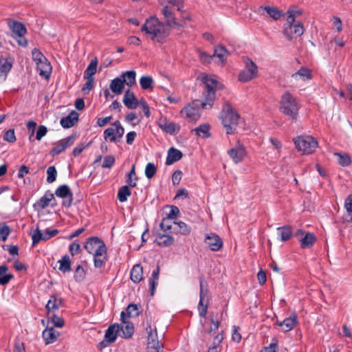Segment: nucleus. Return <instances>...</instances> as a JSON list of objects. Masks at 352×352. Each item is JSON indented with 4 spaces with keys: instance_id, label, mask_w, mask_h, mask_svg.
<instances>
[{
    "instance_id": "f257e3e1",
    "label": "nucleus",
    "mask_w": 352,
    "mask_h": 352,
    "mask_svg": "<svg viewBox=\"0 0 352 352\" xmlns=\"http://www.w3.org/2000/svg\"><path fill=\"white\" fill-rule=\"evenodd\" d=\"M161 6H163L162 14L166 19L167 25L173 28H182L185 26V23L177 22L176 18L174 16L169 4L173 7H177V10L181 12V16L184 21H190V16L188 13L182 10L183 6L182 0H159Z\"/></svg>"
},
{
    "instance_id": "f03ea898",
    "label": "nucleus",
    "mask_w": 352,
    "mask_h": 352,
    "mask_svg": "<svg viewBox=\"0 0 352 352\" xmlns=\"http://www.w3.org/2000/svg\"><path fill=\"white\" fill-rule=\"evenodd\" d=\"M141 30L145 32L153 41L157 43H163L169 34V30L164 23L154 16L146 19Z\"/></svg>"
},
{
    "instance_id": "7ed1b4c3",
    "label": "nucleus",
    "mask_w": 352,
    "mask_h": 352,
    "mask_svg": "<svg viewBox=\"0 0 352 352\" xmlns=\"http://www.w3.org/2000/svg\"><path fill=\"white\" fill-rule=\"evenodd\" d=\"M220 118L227 134L236 133L239 124L242 122L239 113L230 104H224Z\"/></svg>"
},
{
    "instance_id": "20e7f679",
    "label": "nucleus",
    "mask_w": 352,
    "mask_h": 352,
    "mask_svg": "<svg viewBox=\"0 0 352 352\" xmlns=\"http://www.w3.org/2000/svg\"><path fill=\"white\" fill-rule=\"evenodd\" d=\"M85 248L89 254L94 255L95 267H101L107 256L104 243L98 237H91L85 243Z\"/></svg>"
},
{
    "instance_id": "39448f33",
    "label": "nucleus",
    "mask_w": 352,
    "mask_h": 352,
    "mask_svg": "<svg viewBox=\"0 0 352 352\" xmlns=\"http://www.w3.org/2000/svg\"><path fill=\"white\" fill-rule=\"evenodd\" d=\"M300 105L296 99L289 92L283 93L280 100V111L283 114L289 116L292 122H296L298 118Z\"/></svg>"
},
{
    "instance_id": "423d86ee",
    "label": "nucleus",
    "mask_w": 352,
    "mask_h": 352,
    "mask_svg": "<svg viewBox=\"0 0 352 352\" xmlns=\"http://www.w3.org/2000/svg\"><path fill=\"white\" fill-rule=\"evenodd\" d=\"M203 82L204 85V90L203 92V96L204 100L201 102V106L203 109H207L212 107L213 101L215 98V91L214 87L217 83V80L205 76L203 78Z\"/></svg>"
},
{
    "instance_id": "0eeeda50",
    "label": "nucleus",
    "mask_w": 352,
    "mask_h": 352,
    "mask_svg": "<svg viewBox=\"0 0 352 352\" xmlns=\"http://www.w3.org/2000/svg\"><path fill=\"white\" fill-rule=\"evenodd\" d=\"M297 150L303 154H311L318 146V141L310 135L298 136L294 139Z\"/></svg>"
},
{
    "instance_id": "6e6552de",
    "label": "nucleus",
    "mask_w": 352,
    "mask_h": 352,
    "mask_svg": "<svg viewBox=\"0 0 352 352\" xmlns=\"http://www.w3.org/2000/svg\"><path fill=\"white\" fill-rule=\"evenodd\" d=\"M199 301L197 309L199 316L205 318L208 312L210 297L208 284L204 276L199 278Z\"/></svg>"
},
{
    "instance_id": "1a4fd4ad",
    "label": "nucleus",
    "mask_w": 352,
    "mask_h": 352,
    "mask_svg": "<svg viewBox=\"0 0 352 352\" xmlns=\"http://www.w3.org/2000/svg\"><path fill=\"white\" fill-rule=\"evenodd\" d=\"M8 25L13 33V37L16 39L18 44L22 47L28 45V41L23 36L27 32L25 25L21 22L8 19Z\"/></svg>"
},
{
    "instance_id": "9d476101",
    "label": "nucleus",
    "mask_w": 352,
    "mask_h": 352,
    "mask_svg": "<svg viewBox=\"0 0 352 352\" xmlns=\"http://www.w3.org/2000/svg\"><path fill=\"white\" fill-rule=\"evenodd\" d=\"M304 32L305 28L302 23L298 21H287L283 30V34L289 41L300 37Z\"/></svg>"
},
{
    "instance_id": "9b49d317",
    "label": "nucleus",
    "mask_w": 352,
    "mask_h": 352,
    "mask_svg": "<svg viewBox=\"0 0 352 352\" xmlns=\"http://www.w3.org/2000/svg\"><path fill=\"white\" fill-rule=\"evenodd\" d=\"M258 75L257 65L250 58H246L245 61V67L239 73L238 79L243 82H249L256 78Z\"/></svg>"
},
{
    "instance_id": "f8f14e48",
    "label": "nucleus",
    "mask_w": 352,
    "mask_h": 352,
    "mask_svg": "<svg viewBox=\"0 0 352 352\" xmlns=\"http://www.w3.org/2000/svg\"><path fill=\"white\" fill-rule=\"evenodd\" d=\"M124 133V130L120 122L116 121L104 131V138L106 140H109L111 142H116L123 136Z\"/></svg>"
},
{
    "instance_id": "ddd939ff",
    "label": "nucleus",
    "mask_w": 352,
    "mask_h": 352,
    "mask_svg": "<svg viewBox=\"0 0 352 352\" xmlns=\"http://www.w3.org/2000/svg\"><path fill=\"white\" fill-rule=\"evenodd\" d=\"M228 154L235 164H239L246 156L247 151L241 142L238 140L236 144L228 151Z\"/></svg>"
},
{
    "instance_id": "4468645a",
    "label": "nucleus",
    "mask_w": 352,
    "mask_h": 352,
    "mask_svg": "<svg viewBox=\"0 0 352 352\" xmlns=\"http://www.w3.org/2000/svg\"><path fill=\"white\" fill-rule=\"evenodd\" d=\"M76 138V135L73 134L54 143V146L50 151V154L56 155L61 153L74 143Z\"/></svg>"
},
{
    "instance_id": "2eb2a0df",
    "label": "nucleus",
    "mask_w": 352,
    "mask_h": 352,
    "mask_svg": "<svg viewBox=\"0 0 352 352\" xmlns=\"http://www.w3.org/2000/svg\"><path fill=\"white\" fill-rule=\"evenodd\" d=\"M120 320L122 324L120 325V336L125 338H131L134 333V327L132 322H131L129 319H127L126 314L124 311H122L120 314Z\"/></svg>"
},
{
    "instance_id": "dca6fc26",
    "label": "nucleus",
    "mask_w": 352,
    "mask_h": 352,
    "mask_svg": "<svg viewBox=\"0 0 352 352\" xmlns=\"http://www.w3.org/2000/svg\"><path fill=\"white\" fill-rule=\"evenodd\" d=\"M120 325L119 324H113L110 325L106 331L104 339L100 342L102 347H106L108 344L113 343L120 333Z\"/></svg>"
},
{
    "instance_id": "f3484780",
    "label": "nucleus",
    "mask_w": 352,
    "mask_h": 352,
    "mask_svg": "<svg viewBox=\"0 0 352 352\" xmlns=\"http://www.w3.org/2000/svg\"><path fill=\"white\" fill-rule=\"evenodd\" d=\"M180 113L189 122H194L200 117L198 104L195 103L186 106Z\"/></svg>"
},
{
    "instance_id": "a211bd4d",
    "label": "nucleus",
    "mask_w": 352,
    "mask_h": 352,
    "mask_svg": "<svg viewBox=\"0 0 352 352\" xmlns=\"http://www.w3.org/2000/svg\"><path fill=\"white\" fill-rule=\"evenodd\" d=\"M55 195L60 198H66L63 201V205L67 208H69L73 201V194L70 190L69 188L67 185H61L56 190Z\"/></svg>"
},
{
    "instance_id": "6ab92c4d",
    "label": "nucleus",
    "mask_w": 352,
    "mask_h": 352,
    "mask_svg": "<svg viewBox=\"0 0 352 352\" xmlns=\"http://www.w3.org/2000/svg\"><path fill=\"white\" fill-rule=\"evenodd\" d=\"M205 242L212 251H218L223 246L221 239L218 235L212 233L206 236Z\"/></svg>"
},
{
    "instance_id": "aec40b11",
    "label": "nucleus",
    "mask_w": 352,
    "mask_h": 352,
    "mask_svg": "<svg viewBox=\"0 0 352 352\" xmlns=\"http://www.w3.org/2000/svg\"><path fill=\"white\" fill-rule=\"evenodd\" d=\"M298 318L296 314H292L289 317L283 321H277L276 324L283 327L285 332L291 331L297 324Z\"/></svg>"
},
{
    "instance_id": "412c9836",
    "label": "nucleus",
    "mask_w": 352,
    "mask_h": 352,
    "mask_svg": "<svg viewBox=\"0 0 352 352\" xmlns=\"http://www.w3.org/2000/svg\"><path fill=\"white\" fill-rule=\"evenodd\" d=\"M159 126L163 131L170 134H176L180 129L178 124L166 120H161Z\"/></svg>"
},
{
    "instance_id": "4be33fe9",
    "label": "nucleus",
    "mask_w": 352,
    "mask_h": 352,
    "mask_svg": "<svg viewBox=\"0 0 352 352\" xmlns=\"http://www.w3.org/2000/svg\"><path fill=\"white\" fill-rule=\"evenodd\" d=\"M60 336V333L53 327H47L43 331V338L46 344L54 343Z\"/></svg>"
},
{
    "instance_id": "5701e85b",
    "label": "nucleus",
    "mask_w": 352,
    "mask_h": 352,
    "mask_svg": "<svg viewBox=\"0 0 352 352\" xmlns=\"http://www.w3.org/2000/svg\"><path fill=\"white\" fill-rule=\"evenodd\" d=\"M123 102L127 108L134 109L137 108L140 102H138L134 94L128 89L124 93Z\"/></svg>"
},
{
    "instance_id": "b1692460",
    "label": "nucleus",
    "mask_w": 352,
    "mask_h": 352,
    "mask_svg": "<svg viewBox=\"0 0 352 352\" xmlns=\"http://www.w3.org/2000/svg\"><path fill=\"white\" fill-rule=\"evenodd\" d=\"M36 64V68L38 72H39V75L47 79L52 72V66L50 63L45 59V60H41V62H38Z\"/></svg>"
},
{
    "instance_id": "393cba45",
    "label": "nucleus",
    "mask_w": 352,
    "mask_h": 352,
    "mask_svg": "<svg viewBox=\"0 0 352 352\" xmlns=\"http://www.w3.org/2000/svg\"><path fill=\"white\" fill-rule=\"evenodd\" d=\"M78 113L72 111L67 116L60 120V124L63 128H70L78 121Z\"/></svg>"
},
{
    "instance_id": "a878e982",
    "label": "nucleus",
    "mask_w": 352,
    "mask_h": 352,
    "mask_svg": "<svg viewBox=\"0 0 352 352\" xmlns=\"http://www.w3.org/2000/svg\"><path fill=\"white\" fill-rule=\"evenodd\" d=\"M54 198V195L51 192H46L43 197L38 200L34 204V208L36 210L45 209L47 208L50 202Z\"/></svg>"
},
{
    "instance_id": "bb28decb",
    "label": "nucleus",
    "mask_w": 352,
    "mask_h": 352,
    "mask_svg": "<svg viewBox=\"0 0 352 352\" xmlns=\"http://www.w3.org/2000/svg\"><path fill=\"white\" fill-rule=\"evenodd\" d=\"M109 89L116 95H120L124 89V82H122V79L120 77L113 79L110 82Z\"/></svg>"
},
{
    "instance_id": "cd10ccee",
    "label": "nucleus",
    "mask_w": 352,
    "mask_h": 352,
    "mask_svg": "<svg viewBox=\"0 0 352 352\" xmlns=\"http://www.w3.org/2000/svg\"><path fill=\"white\" fill-rule=\"evenodd\" d=\"M183 156L182 153L175 148H170L168 151V156L166 157V164L170 165L174 162L179 160Z\"/></svg>"
},
{
    "instance_id": "c85d7f7f",
    "label": "nucleus",
    "mask_w": 352,
    "mask_h": 352,
    "mask_svg": "<svg viewBox=\"0 0 352 352\" xmlns=\"http://www.w3.org/2000/svg\"><path fill=\"white\" fill-rule=\"evenodd\" d=\"M228 54L229 53L225 47L219 46L215 49L212 57V58H218V63L223 64L228 56Z\"/></svg>"
},
{
    "instance_id": "c756f323",
    "label": "nucleus",
    "mask_w": 352,
    "mask_h": 352,
    "mask_svg": "<svg viewBox=\"0 0 352 352\" xmlns=\"http://www.w3.org/2000/svg\"><path fill=\"white\" fill-rule=\"evenodd\" d=\"M124 82V85L133 87L136 84V73L135 71H127L123 72L120 77Z\"/></svg>"
},
{
    "instance_id": "7c9ffc66",
    "label": "nucleus",
    "mask_w": 352,
    "mask_h": 352,
    "mask_svg": "<svg viewBox=\"0 0 352 352\" xmlns=\"http://www.w3.org/2000/svg\"><path fill=\"white\" fill-rule=\"evenodd\" d=\"M259 12L265 10L270 17H272L274 20H278L283 15L282 12L276 7H271L269 6H260L258 8Z\"/></svg>"
},
{
    "instance_id": "2f4dec72",
    "label": "nucleus",
    "mask_w": 352,
    "mask_h": 352,
    "mask_svg": "<svg viewBox=\"0 0 352 352\" xmlns=\"http://www.w3.org/2000/svg\"><path fill=\"white\" fill-rule=\"evenodd\" d=\"M300 247L303 249L311 248L316 241V237L313 233L307 232L299 239Z\"/></svg>"
},
{
    "instance_id": "473e14b6",
    "label": "nucleus",
    "mask_w": 352,
    "mask_h": 352,
    "mask_svg": "<svg viewBox=\"0 0 352 352\" xmlns=\"http://www.w3.org/2000/svg\"><path fill=\"white\" fill-rule=\"evenodd\" d=\"M148 330V345L149 346H157V345H162L163 344L161 343L158 340V336L156 329H152L151 326H148L147 328Z\"/></svg>"
},
{
    "instance_id": "72a5a7b5",
    "label": "nucleus",
    "mask_w": 352,
    "mask_h": 352,
    "mask_svg": "<svg viewBox=\"0 0 352 352\" xmlns=\"http://www.w3.org/2000/svg\"><path fill=\"white\" fill-rule=\"evenodd\" d=\"M143 278V267L138 264L133 266L131 272V279L133 282L138 283Z\"/></svg>"
},
{
    "instance_id": "f704fd0d",
    "label": "nucleus",
    "mask_w": 352,
    "mask_h": 352,
    "mask_svg": "<svg viewBox=\"0 0 352 352\" xmlns=\"http://www.w3.org/2000/svg\"><path fill=\"white\" fill-rule=\"evenodd\" d=\"M210 325L208 327H206L204 333H207L212 336L215 333L219 327V321L215 318L214 314L213 313L210 314Z\"/></svg>"
},
{
    "instance_id": "c9c22d12",
    "label": "nucleus",
    "mask_w": 352,
    "mask_h": 352,
    "mask_svg": "<svg viewBox=\"0 0 352 352\" xmlns=\"http://www.w3.org/2000/svg\"><path fill=\"white\" fill-rule=\"evenodd\" d=\"M98 66V59L97 58H93L84 74V78H91L94 79V75L96 73Z\"/></svg>"
},
{
    "instance_id": "e433bc0d",
    "label": "nucleus",
    "mask_w": 352,
    "mask_h": 352,
    "mask_svg": "<svg viewBox=\"0 0 352 352\" xmlns=\"http://www.w3.org/2000/svg\"><path fill=\"white\" fill-rule=\"evenodd\" d=\"M292 77L296 80H302L305 81L311 79V71L307 68L301 67L297 72L293 74Z\"/></svg>"
},
{
    "instance_id": "4c0bfd02",
    "label": "nucleus",
    "mask_w": 352,
    "mask_h": 352,
    "mask_svg": "<svg viewBox=\"0 0 352 352\" xmlns=\"http://www.w3.org/2000/svg\"><path fill=\"white\" fill-rule=\"evenodd\" d=\"M155 242L159 246L161 247H168L171 245L174 242L173 236L167 234H160L155 239Z\"/></svg>"
},
{
    "instance_id": "58836bf2",
    "label": "nucleus",
    "mask_w": 352,
    "mask_h": 352,
    "mask_svg": "<svg viewBox=\"0 0 352 352\" xmlns=\"http://www.w3.org/2000/svg\"><path fill=\"white\" fill-rule=\"evenodd\" d=\"M8 270V267L6 265L0 266V285H5L9 283V281L13 278V275L11 274H6Z\"/></svg>"
},
{
    "instance_id": "ea45409f",
    "label": "nucleus",
    "mask_w": 352,
    "mask_h": 352,
    "mask_svg": "<svg viewBox=\"0 0 352 352\" xmlns=\"http://www.w3.org/2000/svg\"><path fill=\"white\" fill-rule=\"evenodd\" d=\"M277 232L282 241H287L292 235V228L289 226L278 228Z\"/></svg>"
},
{
    "instance_id": "a19ab883",
    "label": "nucleus",
    "mask_w": 352,
    "mask_h": 352,
    "mask_svg": "<svg viewBox=\"0 0 352 352\" xmlns=\"http://www.w3.org/2000/svg\"><path fill=\"white\" fill-rule=\"evenodd\" d=\"M62 304V300L58 299L55 296H52L46 305L48 312L57 310Z\"/></svg>"
},
{
    "instance_id": "79ce46f5",
    "label": "nucleus",
    "mask_w": 352,
    "mask_h": 352,
    "mask_svg": "<svg viewBox=\"0 0 352 352\" xmlns=\"http://www.w3.org/2000/svg\"><path fill=\"white\" fill-rule=\"evenodd\" d=\"M344 208L346 212L345 221L352 223V195H349L346 199Z\"/></svg>"
},
{
    "instance_id": "37998d69",
    "label": "nucleus",
    "mask_w": 352,
    "mask_h": 352,
    "mask_svg": "<svg viewBox=\"0 0 352 352\" xmlns=\"http://www.w3.org/2000/svg\"><path fill=\"white\" fill-rule=\"evenodd\" d=\"M159 274H160V267L157 266V268L153 272L151 278L149 280L150 291H151V294L152 296L154 294L155 286L157 285V281L159 279Z\"/></svg>"
},
{
    "instance_id": "c03bdc74",
    "label": "nucleus",
    "mask_w": 352,
    "mask_h": 352,
    "mask_svg": "<svg viewBox=\"0 0 352 352\" xmlns=\"http://www.w3.org/2000/svg\"><path fill=\"white\" fill-rule=\"evenodd\" d=\"M286 21H294L296 18L302 14V10L296 7L290 8L287 12Z\"/></svg>"
},
{
    "instance_id": "a18cd8bd",
    "label": "nucleus",
    "mask_w": 352,
    "mask_h": 352,
    "mask_svg": "<svg viewBox=\"0 0 352 352\" xmlns=\"http://www.w3.org/2000/svg\"><path fill=\"white\" fill-rule=\"evenodd\" d=\"M210 126L208 124H202L197 128L192 129V132H195L198 136H202L203 138H208L210 134L209 133Z\"/></svg>"
},
{
    "instance_id": "49530a36",
    "label": "nucleus",
    "mask_w": 352,
    "mask_h": 352,
    "mask_svg": "<svg viewBox=\"0 0 352 352\" xmlns=\"http://www.w3.org/2000/svg\"><path fill=\"white\" fill-rule=\"evenodd\" d=\"M59 270L65 273L71 270V262L68 255H65L59 261Z\"/></svg>"
},
{
    "instance_id": "de8ad7c7",
    "label": "nucleus",
    "mask_w": 352,
    "mask_h": 352,
    "mask_svg": "<svg viewBox=\"0 0 352 352\" xmlns=\"http://www.w3.org/2000/svg\"><path fill=\"white\" fill-rule=\"evenodd\" d=\"M153 79L150 76H143L140 79V84L142 89H149L153 87Z\"/></svg>"
},
{
    "instance_id": "09e8293b",
    "label": "nucleus",
    "mask_w": 352,
    "mask_h": 352,
    "mask_svg": "<svg viewBox=\"0 0 352 352\" xmlns=\"http://www.w3.org/2000/svg\"><path fill=\"white\" fill-rule=\"evenodd\" d=\"M12 64L7 59L0 60V76H6L8 73L10 71Z\"/></svg>"
},
{
    "instance_id": "8fccbe9b",
    "label": "nucleus",
    "mask_w": 352,
    "mask_h": 352,
    "mask_svg": "<svg viewBox=\"0 0 352 352\" xmlns=\"http://www.w3.org/2000/svg\"><path fill=\"white\" fill-rule=\"evenodd\" d=\"M334 155L337 157L338 162L342 166H347L351 163V158L347 154L336 153Z\"/></svg>"
},
{
    "instance_id": "3c124183",
    "label": "nucleus",
    "mask_w": 352,
    "mask_h": 352,
    "mask_svg": "<svg viewBox=\"0 0 352 352\" xmlns=\"http://www.w3.org/2000/svg\"><path fill=\"white\" fill-rule=\"evenodd\" d=\"M127 319L130 318H135L139 316L138 305L135 304H130L124 311Z\"/></svg>"
},
{
    "instance_id": "603ef678",
    "label": "nucleus",
    "mask_w": 352,
    "mask_h": 352,
    "mask_svg": "<svg viewBox=\"0 0 352 352\" xmlns=\"http://www.w3.org/2000/svg\"><path fill=\"white\" fill-rule=\"evenodd\" d=\"M131 195V191L128 186H122L118 191V198L120 202H124L127 197Z\"/></svg>"
},
{
    "instance_id": "864d4df0",
    "label": "nucleus",
    "mask_w": 352,
    "mask_h": 352,
    "mask_svg": "<svg viewBox=\"0 0 352 352\" xmlns=\"http://www.w3.org/2000/svg\"><path fill=\"white\" fill-rule=\"evenodd\" d=\"M32 239V244L33 245H35L38 243H39L41 241H43V233L41 232V230L38 227H37L34 232L31 234Z\"/></svg>"
},
{
    "instance_id": "5fc2aeb1",
    "label": "nucleus",
    "mask_w": 352,
    "mask_h": 352,
    "mask_svg": "<svg viewBox=\"0 0 352 352\" xmlns=\"http://www.w3.org/2000/svg\"><path fill=\"white\" fill-rule=\"evenodd\" d=\"M173 223L179 228L178 230H176L182 234H188L190 232V228L184 222L182 221H174Z\"/></svg>"
},
{
    "instance_id": "6e6d98bb",
    "label": "nucleus",
    "mask_w": 352,
    "mask_h": 352,
    "mask_svg": "<svg viewBox=\"0 0 352 352\" xmlns=\"http://www.w3.org/2000/svg\"><path fill=\"white\" fill-rule=\"evenodd\" d=\"M47 182L48 183L51 184L56 180L57 172L54 166H50L47 169Z\"/></svg>"
},
{
    "instance_id": "4d7b16f0",
    "label": "nucleus",
    "mask_w": 352,
    "mask_h": 352,
    "mask_svg": "<svg viewBox=\"0 0 352 352\" xmlns=\"http://www.w3.org/2000/svg\"><path fill=\"white\" fill-rule=\"evenodd\" d=\"M156 173V167L153 163L147 164L145 168V175L148 179H151Z\"/></svg>"
},
{
    "instance_id": "13d9d810",
    "label": "nucleus",
    "mask_w": 352,
    "mask_h": 352,
    "mask_svg": "<svg viewBox=\"0 0 352 352\" xmlns=\"http://www.w3.org/2000/svg\"><path fill=\"white\" fill-rule=\"evenodd\" d=\"M138 179L137 177L135 176V165L132 166V168L129 173L128 175V180L127 183L131 187H135L136 186V182H133V180L136 181Z\"/></svg>"
},
{
    "instance_id": "bf43d9fd",
    "label": "nucleus",
    "mask_w": 352,
    "mask_h": 352,
    "mask_svg": "<svg viewBox=\"0 0 352 352\" xmlns=\"http://www.w3.org/2000/svg\"><path fill=\"white\" fill-rule=\"evenodd\" d=\"M85 272L84 269L80 265H78L76 267L75 273H74V278H75L76 280L80 282L85 278Z\"/></svg>"
},
{
    "instance_id": "052dcab7",
    "label": "nucleus",
    "mask_w": 352,
    "mask_h": 352,
    "mask_svg": "<svg viewBox=\"0 0 352 352\" xmlns=\"http://www.w3.org/2000/svg\"><path fill=\"white\" fill-rule=\"evenodd\" d=\"M3 140L8 142L13 143L16 141V136L14 133V129H9L7 131H6Z\"/></svg>"
},
{
    "instance_id": "680f3d73",
    "label": "nucleus",
    "mask_w": 352,
    "mask_h": 352,
    "mask_svg": "<svg viewBox=\"0 0 352 352\" xmlns=\"http://www.w3.org/2000/svg\"><path fill=\"white\" fill-rule=\"evenodd\" d=\"M33 60L36 63L38 62H41V60H45L47 59L43 54L37 49H34L32 52Z\"/></svg>"
},
{
    "instance_id": "e2e57ef3",
    "label": "nucleus",
    "mask_w": 352,
    "mask_h": 352,
    "mask_svg": "<svg viewBox=\"0 0 352 352\" xmlns=\"http://www.w3.org/2000/svg\"><path fill=\"white\" fill-rule=\"evenodd\" d=\"M47 127L43 125H40L37 129L36 139L40 141L47 134Z\"/></svg>"
},
{
    "instance_id": "0e129e2a",
    "label": "nucleus",
    "mask_w": 352,
    "mask_h": 352,
    "mask_svg": "<svg viewBox=\"0 0 352 352\" xmlns=\"http://www.w3.org/2000/svg\"><path fill=\"white\" fill-rule=\"evenodd\" d=\"M52 322L56 327L58 328L63 327L65 324L63 318L55 314L52 317Z\"/></svg>"
},
{
    "instance_id": "69168bd1",
    "label": "nucleus",
    "mask_w": 352,
    "mask_h": 352,
    "mask_svg": "<svg viewBox=\"0 0 352 352\" xmlns=\"http://www.w3.org/2000/svg\"><path fill=\"white\" fill-rule=\"evenodd\" d=\"M115 163V158L112 155H107L104 157L103 164L102 165V168H110Z\"/></svg>"
},
{
    "instance_id": "338daca9",
    "label": "nucleus",
    "mask_w": 352,
    "mask_h": 352,
    "mask_svg": "<svg viewBox=\"0 0 352 352\" xmlns=\"http://www.w3.org/2000/svg\"><path fill=\"white\" fill-rule=\"evenodd\" d=\"M278 349V340L273 339L272 342L269 346L265 347L261 352H277Z\"/></svg>"
},
{
    "instance_id": "774afa93",
    "label": "nucleus",
    "mask_w": 352,
    "mask_h": 352,
    "mask_svg": "<svg viewBox=\"0 0 352 352\" xmlns=\"http://www.w3.org/2000/svg\"><path fill=\"white\" fill-rule=\"evenodd\" d=\"M87 80L86 83L82 87V91L85 94H87L93 88L94 79L85 78Z\"/></svg>"
}]
</instances>
